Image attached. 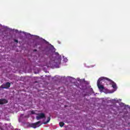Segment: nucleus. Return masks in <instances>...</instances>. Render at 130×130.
<instances>
[{"instance_id": "12", "label": "nucleus", "mask_w": 130, "mask_h": 130, "mask_svg": "<svg viewBox=\"0 0 130 130\" xmlns=\"http://www.w3.org/2000/svg\"><path fill=\"white\" fill-rule=\"evenodd\" d=\"M34 52H35L36 51H37V49H34Z\"/></svg>"}, {"instance_id": "5", "label": "nucleus", "mask_w": 130, "mask_h": 130, "mask_svg": "<svg viewBox=\"0 0 130 130\" xmlns=\"http://www.w3.org/2000/svg\"><path fill=\"white\" fill-rule=\"evenodd\" d=\"M9 101L5 99H0V105H3L4 104H7Z\"/></svg>"}, {"instance_id": "8", "label": "nucleus", "mask_w": 130, "mask_h": 130, "mask_svg": "<svg viewBox=\"0 0 130 130\" xmlns=\"http://www.w3.org/2000/svg\"><path fill=\"white\" fill-rule=\"evenodd\" d=\"M49 121H50V117H48L47 120L44 122V124H47Z\"/></svg>"}, {"instance_id": "13", "label": "nucleus", "mask_w": 130, "mask_h": 130, "mask_svg": "<svg viewBox=\"0 0 130 130\" xmlns=\"http://www.w3.org/2000/svg\"><path fill=\"white\" fill-rule=\"evenodd\" d=\"M52 47H53V49H54V47H53V46H52Z\"/></svg>"}, {"instance_id": "4", "label": "nucleus", "mask_w": 130, "mask_h": 130, "mask_svg": "<svg viewBox=\"0 0 130 130\" xmlns=\"http://www.w3.org/2000/svg\"><path fill=\"white\" fill-rule=\"evenodd\" d=\"M40 123H41V122L40 121H39L35 123L31 124V126L34 128H36V127H38V126H40V124H39Z\"/></svg>"}, {"instance_id": "1", "label": "nucleus", "mask_w": 130, "mask_h": 130, "mask_svg": "<svg viewBox=\"0 0 130 130\" xmlns=\"http://www.w3.org/2000/svg\"><path fill=\"white\" fill-rule=\"evenodd\" d=\"M105 80H106V81H110V79L104 77H102L98 80L97 86L99 90H100L101 91L102 90H104V86L101 85V81H104Z\"/></svg>"}, {"instance_id": "9", "label": "nucleus", "mask_w": 130, "mask_h": 130, "mask_svg": "<svg viewBox=\"0 0 130 130\" xmlns=\"http://www.w3.org/2000/svg\"><path fill=\"white\" fill-rule=\"evenodd\" d=\"M60 127H62V126H63V125H64V123L63 122H60L59 123Z\"/></svg>"}, {"instance_id": "11", "label": "nucleus", "mask_w": 130, "mask_h": 130, "mask_svg": "<svg viewBox=\"0 0 130 130\" xmlns=\"http://www.w3.org/2000/svg\"><path fill=\"white\" fill-rule=\"evenodd\" d=\"M14 42L18 43V42H19V41H18V40H14Z\"/></svg>"}, {"instance_id": "7", "label": "nucleus", "mask_w": 130, "mask_h": 130, "mask_svg": "<svg viewBox=\"0 0 130 130\" xmlns=\"http://www.w3.org/2000/svg\"><path fill=\"white\" fill-rule=\"evenodd\" d=\"M55 54L57 58H58V60H60L61 59V56L59 55L58 52H55Z\"/></svg>"}, {"instance_id": "6", "label": "nucleus", "mask_w": 130, "mask_h": 130, "mask_svg": "<svg viewBox=\"0 0 130 130\" xmlns=\"http://www.w3.org/2000/svg\"><path fill=\"white\" fill-rule=\"evenodd\" d=\"M108 82H110L113 89H116V83H115L114 82H113V81H112L110 79V80H108Z\"/></svg>"}, {"instance_id": "2", "label": "nucleus", "mask_w": 130, "mask_h": 130, "mask_svg": "<svg viewBox=\"0 0 130 130\" xmlns=\"http://www.w3.org/2000/svg\"><path fill=\"white\" fill-rule=\"evenodd\" d=\"M37 115L38 116H36V119H37V120L42 119V118H45V114L43 113L37 114Z\"/></svg>"}, {"instance_id": "10", "label": "nucleus", "mask_w": 130, "mask_h": 130, "mask_svg": "<svg viewBox=\"0 0 130 130\" xmlns=\"http://www.w3.org/2000/svg\"><path fill=\"white\" fill-rule=\"evenodd\" d=\"M31 114H36L35 112L34 111H31Z\"/></svg>"}, {"instance_id": "3", "label": "nucleus", "mask_w": 130, "mask_h": 130, "mask_svg": "<svg viewBox=\"0 0 130 130\" xmlns=\"http://www.w3.org/2000/svg\"><path fill=\"white\" fill-rule=\"evenodd\" d=\"M1 87L3 89H9L11 87V83L6 82L5 84H3Z\"/></svg>"}]
</instances>
